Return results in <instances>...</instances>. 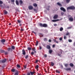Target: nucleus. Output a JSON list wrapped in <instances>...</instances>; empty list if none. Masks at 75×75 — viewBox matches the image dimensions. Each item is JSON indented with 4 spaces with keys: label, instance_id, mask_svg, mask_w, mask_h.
<instances>
[{
    "label": "nucleus",
    "instance_id": "nucleus-1",
    "mask_svg": "<svg viewBox=\"0 0 75 75\" xmlns=\"http://www.w3.org/2000/svg\"><path fill=\"white\" fill-rule=\"evenodd\" d=\"M39 25L42 27H47L48 26L47 24L45 23H44L43 24L42 23H40Z\"/></svg>",
    "mask_w": 75,
    "mask_h": 75
},
{
    "label": "nucleus",
    "instance_id": "nucleus-2",
    "mask_svg": "<svg viewBox=\"0 0 75 75\" xmlns=\"http://www.w3.org/2000/svg\"><path fill=\"white\" fill-rule=\"evenodd\" d=\"M67 10H75V7L74 6H69L67 8Z\"/></svg>",
    "mask_w": 75,
    "mask_h": 75
},
{
    "label": "nucleus",
    "instance_id": "nucleus-3",
    "mask_svg": "<svg viewBox=\"0 0 75 75\" xmlns=\"http://www.w3.org/2000/svg\"><path fill=\"white\" fill-rule=\"evenodd\" d=\"M6 61H7V59L5 58L2 60H0V63H5V62H6Z\"/></svg>",
    "mask_w": 75,
    "mask_h": 75
},
{
    "label": "nucleus",
    "instance_id": "nucleus-4",
    "mask_svg": "<svg viewBox=\"0 0 75 75\" xmlns=\"http://www.w3.org/2000/svg\"><path fill=\"white\" fill-rule=\"evenodd\" d=\"M22 54L23 55H25L26 54V52H25V51L24 49L22 50Z\"/></svg>",
    "mask_w": 75,
    "mask_h": 75
},
{
    "label": "nucleus",
    "instance_id": "nucleus-5",
    "mask_svg": "<svg viewBox=\"0 0 75 75\" xmlns=\"http://www.w3.org/2000/svg\"><path fill=\"white\" fill-rule=\"evenodd\" d=\"M60 51L61 52V53H57V55L59 57H62V56H61V55H62V50H61Z\"/></svg>",
    "mask_w": 75,
    "mask_h": 75
},
{
    "label": "nucleus",
    "instance_id": "nucleus-6",
    "mask_svg": "<svg viewBox=\"0 0 75 75\" xmlns=\"http://www.w3.org/2000/svg\"><path fill=\"white\" fill-rule=\"evenodd\" d=\"M60 10L62 11H63L64 12H65V11H66V10L63 7H61Z\"/></svg>",
    "mask_w": 75,
    "mask_h": 75
},
{
    "label": "nucleus",
    "instance_id": "nucleus-7",
    "mask_svg": "<svg viewBox=\"0 0 75 75\" xmlns=\"http://www.w3.org/2000/svg\"><path fill=\"white\" fill-rule=\"evenodd\" d=\"M58 15H55L53 17V18L54 19H57V18H58Z\"/></svg>",
    "mask_w": 75,
    "mask_h": 75
},
{
    "label": "nucleus",
    "instance_id": "nucleus-8",
    "mask_svg": "<svg viewBox=\"0 0 75 75\" xmlns=\"http://www.w3.org/2000/svg\"><path fill=\"white\" fill-rule=\"evenodd\" d=\"M69 21H74V19L72 17H71L69 18Z\"/></svg>",
    "mask_w": 75,
    "mask_h": 75
},
{
    "label": "nucleus",
    "instance_id": "nucleus-9",
    "mask_svg": "<svg viewBox=\"0 0 75 75\" xmlns=\"http://www.w3.org/2000/svg\"><path fill=\"white\" fill-rule=\"evenodd\" d=\"M46 48L47 50H50L51 49V46L50 45H47L46 46Z\"/></svg>",
    "mask_w": 75,
    "mask_h": 75
},
{
    "label": "nucleus",
    "instance_id": "nucleus-10",
    "mask_svg": "<svg viewBox=\"0 0 75 75\" xmlns=\"http://www.w3.org/2000/svg\"><path fill=\"white\" fill-rule=\"evenodd\" d=\"M28 8L29 10H32V9H33V6L30 5L28 6Z\"/></svg>",
    "mask_w": 75,
    "mask_h": 75
},
{
    "label": "nucleus",
    "instance_id": "nucleus-11",
    "mask_svg": "<svg viewBox=\"0 0 75 75\" xmlns=\"http://www.w3.org/2000/svg\"><path fill=\"white\" fill-rule=\"evenodd\" d=\"M7 50L8 51H13L12 49L11 48H10V47H8L7 49Z\"/></svg>",
    "mask_w": 75,
    "mask_h": 75
},
{
    "label": "nucleus",
    "instance_id": "nucleus-12",
    "mask_svg": "<svg viewBox=\"0 0 75 75\" xmlns=\"http://www.w3.org/2000/svg\"><path fill=\"white\" fill-rule=\"evenodd\" d=\"M1 42L2 43H3V42H6V40L5 39H3L1 40Z\"/></svg>",
    "mask_w": 75,
    "mask_h": 75
},
{
    "label": "nucleus",
    "instance_id": "nucleus-13",
    "mask_svg": "<svg viewBox=\"0 0 75 75\" xmlns=\"http://www.w3.org/2000/svg\"><path fill=\"white\" fill-rule=\"evenodd\" d=\"M71 69L70 68H68L65 69V70H66V71H70Z\"/></svg>",
    "mask_w": 75,
    "mask_h": 75
},
{
    "label": "nucleus",
    "instance_id": "nucleus-14",
    "mask_svg": "<svg viewBox=\"0 0 75 75\" xmlns=\"http://www.w3.org/2000/svg\"><path fill=\"white\" fill-rule=\"evenodd\" d=\"M59 19L53 20H52V21L53 22H56V21H59Z\"/></svg>",
    "mask_w": 75,
    "mask_h": 75
},
{
    "label": "nucleus",
    "instance_id": "nucleus-15",
    "mask_svg": "<svg viewBox=\"0 0 75 75\" xmlns=\"http://www.w3.org/2000/svg\"><path fill=\"white\" fill-rule=\"evenodd\" d=\"M39 36L40 38H41L42 37H43V35L41 33H39Z\"/></svg>",
    "mask_w": 75,
    "mask_h": 75
},
{
    "label": "nucleus",
    "instance_id": "nucleus-16",
    "mask_svg": "<svg viewBox=\"0 0 75 75\" xmlns=\"http://www.w3.org/2000/svg\"><path fill=\"white\" fill-rule=\"evenodd\" d=\"M4 13L5 14H7L8 13V12L7 11H6V10H4Z\"/></svg>",
    "mask_w": 75,
    "mask_h": 75
},
{
    "label": "nucleus",
    "instance_id": "nucleus-17",
    "mask_svg": "<svg viewBox=\"0 0 75 75\" xmlns=\"http://www.w3.org/2000/svg\"><path fill=\"white\" fill-rule=\"evenodd\" d=\"M49 52L50 54H51V53H52V50L51 49H50L49 50Z\"/></svg>",
    "mask_w": 75,
    "mask_h": 75
},
{
    "label": "nucleus",
    "instance_id": "nucleus-18",
    "mask_svg": "<svg viewBox=\"0 0 75 75\" xmlns=\"http://www.w3.org/2000/svg\"><path fill=\"white\" fill-rule=\"evenodd\" d=\"M57 4L58 5V6H61H61H62V5L59 2L57 3Z\"/></svg>",
    "mask_w": 75,
    "mask_h": 75
},
{
    "label": "nucleus",
    "instance_id": "nucleus-19",
    "mask_svg": "<svg viewBox=\"0 0 75 75\" xmlns=\"http://www.w3.org/2000/svg\"><path fill=\"white\" fill-rule=\"evenodd\" d=\"M50 6H48L47 7L46 9L47 10H48V11L50 10Z\"/></svg>",
    "mask_w": 75,
    "mask_h": 75
},
{
    "label": "nucleus",
    "instance_id": "nucleus-20",
    "mask_svg": "<svg viewBox=\"0 0 75 75\" xmlns=\"http://www.w3.org/2000/svg\"><path fill=\"white\" fill-rule=\"evenodd\" d=\"M43 40L44 41H48V39L46 38H45Z\"/></svg>",
    "mask_w": 75,
    "mask_h": 75
},
{
    "label": "nucleus",
    "instance_id": "nucleus-21",
    "mask_svg": "<svg viewBox=\"0 0 75 75\" xmlns=\"http://www.w3.org/2000/svg\"><path fill=\"white\" fill-rule=\"evenodd\" d=\"M69 65L70 67H74V64L72 63H70Z\"/></svg>",
    "mask_w": 75,
    "mask_h": 75
},
{
    "label": "nucleus",
    "instance_id": "nucleus-22",
    "mask_svg": "<svg viewBox=\"0 0 75 75\" xmlns=\"http://www.w3.org/2000/svg\"><path fill=\"white\" fill-rule=\"evenodd\" d=\"M38 44V41L37 40L36 42V44H35L36 46H37Z\"/></svg>",
    "mask_w": 75,
    "mask_h": 75
},
{
    "label": "nucleus",
    "instance_id": "nucleus-23",
    "mask_svg": "<svg viewBox=\"0 0 75 75\" xmlns=\"http://www.w3.org/2000/svg\"><path fill=\"white\" fill-rule=\"evenodd\" d=\"M27 50H28V51H30V50H31V48L28 47L27 48Z\"/></svg>",
    "mask_w": 75,
    "mask_h": 75
},
{
    "label": "nucleus",
    "instance_id": "nucleus-24",
    "mask_svg": "<svg viewBox=\"0 0 75 75\" xmlns=\"http://www.w3.org/2000/svg\"><path fill=\"white\" fill-rule=\"evenodd\" d=\"M19 2H20V5H21V4H23V1L21 0H20L19 1Z\"/></svg>",
    "mask_w": 75,
    "mask_h": 75
},
{
    "label": "nucleus",
    "instance_id": "nucleus-25",
    "mask_svg": "<svg viewBox=\"0 0 75 75\" xmlns=\"http://www.w3.org/2000/svg\"><path fill=\"white\" fill-rule=\"evenodd\" d=\"M11 49H12L13 50H14L15 49V47L14 46H11Z\"/></svg>",
    "mask_w": 75,
    "mask_h": 75
},
{
    "label": "nucleus",
    "instance_id": "nucleus-26",
    "mask_svg": "<svg viewBox=\"0 0 75 75\" xmlns=\"http://www.w3.org/2000/svg\"><path fill=\"white\" fill-rule=\"evenodd\" d=\"M20 31L21 32H22L23 31H24V29L22 28V27H21V29Z\"/></svg>",
    "mask_w": 75,
    "mask_h": 75
},
{
    "label": "nucleus",
    "instance_id": "nucleus-27",
    "mask_svg": "<svg viewBox=\"0 0 75 75\" xmlns=\"http://www.w3.org/2000/svg\"><path fill=\"white\" fill-rule=\"evenodd\" d=\"M33 6H34V7H37V4H36L34 3L33 4Z\"/></svg>",
    "mask_w": 75,
    "mask_h": 75
},
{
    "label": "nucleus",
    "instance_id": "nucleus-28",
    "mask_svg": "<svg viewBox=\"0 0 75 75\" xmlns=\"http://www.w3.org/2000/svg\"><path fill=\"white\" fill-rule=\"evenodd\" d=\"M51 66H52V67H53V66H54V63L52 62H51Z\"/></svg>",
    "mask_w": 75,
    "mask_h": 75
},
{
    "label": "nucleus",
    "instance_id": "nucleus-29",
    "mask_svg": "<svg viewBox=\"0 0 75 75\" xmlns=\"http://www.w3.org/2000/svg\"><path fill=\"white\" fill-rule=\"evenodd\" d=\"M60 31H62V30H63V28H60Z\"/></svg>",
    "mask_w": 75,
    "mask_h": 75
},
{
    "label": "nucleus",
    "instance_id": "nucleus-30",
    "mask_svg": "<svg viewBox=\"0 0 75 75\" xmlns=\"http://www.w3.org/2000/svg\"><path fill=\"white\" fill-rule=\"evenodd\" d=\"M34 11H35V12H36V13H37V11H38L37 10L35 9H34Z\"/></svg>",
    "mask_w": 75,
    "mask_h": 75
},
{
    "label": "nucleus",
    "instance_id": "nucleus-31",
    "mask_svg": "<svg viewBox=\"0 0 75 75\" xmlns=\"http://www.w3.org/2000/svg\"><path fill=\"white\" fill-rule=\"evenodd\" d=\"M11 71L12 72H14L15 71V69H12L11 70Z\"/></svg>",
    "mask_w": 75,
    "mask_h": 75
},
{
    "label": "nucleus",
    "instance_id": "nucleus-32",
    "mask_svg": "<svg viewBox=\"0 0 75 75\" xmlns=\"http://www.w3.org/2000/svg\"><path fill=\"white\" fill-rule=\"evenodd\" d=\"M30 74H31V75H33V74H34V73H35V72L30 71Z\"/></svg>",
    "mask_w": 75,
    "mask_h": 75
},
{
    "label": "nucleus",
    "instance_id": "nucleus-33",
    "mask_svg": "<svg viewBox=\"0 0 75 75\" xmlns=\"http://www.w3.org/2000/svg\"><path fill=\"white\" fill-rule=\"evenodd\" d=\"M16 4L17 5H18V2L17 0L16 1Z\"/></svg>",
    "mask_w": 75,
    "mask_h": 75
},
{
    "label": "nucleus",
    "instance_id": "nucleus-34",
    "mask_svg": "<svg viewBox=\"0 0 75 75\" xmlns=\"http://www.w3.org/2000/svg\"><path fill=\"white\" fill-rule=\"evenodd\" d=\"M68 41L69 42H72V40L71 39L69 40Z\"/></svg>",
    "mask_w": 75,
    "mask_h": 75
},
{
    "label": "nucleus",
    "instance_id": "nucleus-35",
    "mask_svg": "<svg viewBox=\"0 0 75 75\" xmlns=\"http://www.w3.org/2000/svg\"><path fill=\"white\" fill-rule=\"evenodd\" d=\"M56 72H57V73H60V71H59L58 70H56Z\"/></svg>",
    "mask_w": 75,
    "mask_h": 75
},
{
    "label": "nucleus",
    "instance_id": "nucleus-36",
    "mask_svg": "<svg viewBox=\"0 0 75 75\" xmlns=\"http://www.w3.org/2000/svg\"><path fill=\"white\" fill-rule=\"evenodd\" d=\"M69 33L67 32L66 34V35H69Z\"/></svg>",
    "mask_w": 75,
    "mask_h": 75
},
{
    "label": "nucleus",
    "instance_id": "nucleus-37",
    "mask_svg": "<svg viewBox=\"0 0 75 75\" xmlns=\"http://www.w3.org/2000/svg\"><path fill=\"white\" fill-rule=\"evenodd\" d=\"M17 21L18 23H21V21L19 20H18Z\"/></svg>",
    "mask_w": 75,
    "mask_h": 75
},
{
    "label": "nucleus",
    "instance_id": "nucleus-38",
    "mask_svg": "<svg viewBox=\"0 0 75 75\" xmlns=\"http://www.w3.org/2000/svg\"><path fill=\"white\" fill-rule=\"evenodd\" d=\"M64 66H65V67H68V64H66L64 65Z\"/></svg>",
    "mask_w": 75,
    "mask_h": 75
},
{
    "label": "nucleus",
    "instance_id": "nucleus-39",
    "mask_svg": "<svg viewBox=\"0 0 75 75\" xmlns=\"http://www.w3.org/2000/svg\"><path fill=\"white\" fill-rule=\"evenodd\" d=\"M17 68H20V65H19V64H17Z\"/></svg>",
    "mask_w": 75,
    "mask_h": 75
},
{
    "label": "nucleus",
    "instance_id": "nucleus-40",
    "mask_svg": "<svg viewBox=\"0 0 75 75\" xmlns=\"http://www.w3.org/2000/svg\"><path fill=\"white\" fill-rule=\"evenodd\" d=\"M28 55H26V56L25 57V59H27V58H28Z\"/></svg>",
    "mask_w": 75,
    "mask_h": 75
},
{
    "label": "nucleus",
    "instance_id": "nucleus-41",
    "mask_svg": "<svg viewBox=\"0 0 75 75\" xmlns=\"http://www.w3.org/2000/svg\"><path fill=\"white\" fill-rule=\"evenodd\" d=\"M64 40H66V38H67V36H64Z\"/></svg>",
    "mask_w": 75,
    "mask_h": 75
},
{
    "label": "nucleus",
    "instance_id": "nucleus-42",
    "mask_svg": "<svg viewBox=\"0 0 75 75\" xmlns=\"http://www.w3.org/2000/svg\"><path fill=\"white\" fill-rule=\"evenodd\" d=\"M66 2L67 3H69V2L70 0H66Z\"/></svg>",
    "mask_w": 75,
    "mask_h": 75
},
{
    "label": "nucleus",
    "instance_id": "nucleus-43",
    "mask_svg": "<svg viewBox=\"0 0 75 75\" xmlns=\"http://www.w3.org/2000/svg\"><path fill=\"white\" fill-rule=\"evenodd\" d=\"M1 51L2 53H3V52H4V50H1Z\"/></svg>",
    "mask_w": 75,
    "mask_h": 75
},
{
    "label": "nucleus",
    "instance_id": "nucleus-44",
    "mask_svg": "<svg viewBox=\"0 0 75 75\" xmlns=\"http://www.w3.org/2000/svg\"><path fill=\"white\" fill-rule=\"evenodd\" d=\"M3 3V1H1L0 0V4H2Z\"/></svg>",
    "mask_w": 75,
    "mask_h": 75
},
{
    "label": "nucleus",
    "instance_id": "nucleus-45",
    "mask_svg": "<svg viewBox=\"0 0 75 75\" xmlns=\"http://www.w3.org/2000/svg\"><path fill=\"white\" fill-rule=\"evenodd\" d=\"M39 66L38 65H37L36 67V68H38Z\"/></svg>",
    "mask_w": 75,
    "mask_h": 75
},
{
    "label": "nucleus",
    "instance_id": "nucleus-46",
    "mask_svg": "<svg viewBox=\"0 0 75 75\" xmlns=\"http://www.w3.org/2000/svg\"><path fill=\"white\" fill-rule=\"evenodd\" d=\"M32 50H33V51L35 50V48H33L32 49Z\"/></svg>",
    "mask_w": 75,
    "mask_h": 75
},
{
    "label": "nucleus",
    "instance_id": "nucleus-47",
    "mask_svg": "<svg viewBox=\"0 0 75 75\" xmlns=\"http://www.w3.org/2000/svg\"><path fill=\"white\" fill-rule=\"evenodd\" d=\"M59 40H60V41H62V37L60 38Z\"/></svg>",
    "mask_w": 75,
    "mask_h": 75
},
{
    "label": "nucleus",
    "instance_id": "nucleus-48",
    "mask_svg": "<svg viewBox=\"0 0 75 75\" xmlns=\"http://www.w3.org/2000/svg\"><path fill=\"white\" fill-rule=\"evenodd\" d=\"M34 52H31L30 54L31 55H34Z\"/></svg>",
    "mask_w": 75,
    "mask_h": 75
},
{
    "label": "nucleus",
    "instance_id": "nucleus-49",
    "mask_svg": "<svg viewBox=\"0 0 75 75\" xmlns=\"http://www.w3.org/2000/svg\"><path fill=\"white\" fill-rule=\"evenodd\" d=\"M71 28H72V27H68L67 29H71Z\"/></svg>",
    "mask_w": 75,
    "mask_h": 75
},
{
    "label": "nucleus",
    "instance_id": "nucleus-50",
    "mask_svg": "<svg viewBox=\"0 0 75 75\" xmlns=\"http://www.w3.org/2000/svg\"><path fill=\"white\" fill-rule=\"evenodd\" d=\"M6 8H9V6H6Z\"/></svg>",
    "mask_w": 75,
    "mask_h": 75
},
{
    "label": "nucleus",
    "instance_id": "nucleus-51",
    "mask_svg": "<svg viewBox=\"0 0 75 75\" xmlns=\"http://www.w3.org/2000/svg\"><path fill=\"white\" fill-rule=\"evenodd\" d=\"M15 75H18V73H16L15 74Z\"/></svg>",
    "mask_w": 75,
    "mask_h": 75
},
{
    "label": "nucleus",
    "instance_id": "nucleus-52",
    "mask_svg": "<svg viewBox=\"0 0 75 75\" xmlns=\"http://www.w3.org/2000/svg\"><path fill=\"white\" fill-rule=\"evenodd\" d=\"M61 15L62 16H63V15H64V12H62L61 13Z\"/></svg>",
    "mask_w": 75,
    "mask_h": 75
},
{
    "label": "nucleus",
    "instance_id": "nucleus-53",
    "mask_svg": "<svg viewBox=\"0 0 75 75\" xmlns=\"http://www.w3.org/2000/svg\"><path fill=\"white\" fill-rule=\"evenodd\" d=\"M11 1L12 2V3H14L15 1L14 0H11Z\"/></svg>",
    "mask_w": 75,
    "mask_h": 75
},
{
    "label": "nucleus",
    "instance_id": "nucleus-54",
    "mask_svg": "<svg viewBox=\"0 0 75 75\" xmlns=\"http://www.w3.org/2000/svg\"><path fill=\"white\" fill-rule=\"evenodd\" d=\"M32 33H34V34H36V33L34 31H32Z\"/></svg>",
    "mask_w": 75,
    "mask_h": 75
},
{
    "label": "nucleus",
    "instance_id": "nucleus-55",
    "mask_svg": "<svg viewBox=\"0 0 75 75\" xmlns=\"http://www.w3.org/2000/svg\"><path fill=\"white\" fill-rule=\"evenodd\" d=\"M44 57H47V55L46 54H45L44 55Z\"/></svg>",
    "mask_w": 75,
    "mask_h": 75
},
{
    "label": "nucleus",
    "instance_id": "nucleus-56",
    "mask_svg": "<svg viewBox=\"0 0 75 75\" xmlns=\"http://www.w3.org/2000/svg\"><path fill=\"white\" fill-rule=\"evenodd\" d=\"M0 6L1 7H3V6L1 4H0Z\"/></svg>",
    "mask_w": 75,
    "mask_h": 75
},
{
    "label": "nucleus",
    "instance_id": "nucleus-57",
    "mask_svg": "<svg viewBox=\"0 0 75 75\" xmlns=\"http://www.w3.org/2000/svg\"><path fill=\"white\" fill-rule=\"evenodd\" d=\"M4 54L5 55H7V52H5Z\"/></svg>",
    "mask_w": 75,
    "mask_h": 75
},
{
    "label": "nucleus",
    "instance_id": "nucleus-58",
    "mask_svg": "<svg viewBox=\"0 0 75 75\" xmlns=\"http://www.w3.org/2000/svg\"><path fill=\"white\" fill-rule=\"evenodd\" d=\"M39 47L40 50H41V49H42V47H41V46H40Z\"/></svg>",
    "mask_w": 75,
    "mask_h": 75
},
{
    "label": "nucleus",
    "instance_id": "nucleus-59",
    "mask_svg": "<svg viewBox=\"0 0 75 75\" xmlns=\"http://www.w3.org/2000/svg\"><path fill=\"white\" fill-rule=\"evenodd\" d=\"M49 42H51V40L49 39Z\"/></svg>",
    "mask_w": 75,
    "mask_h": 75
},
{
    "label": "nucleus",
    "instance_id": "nucleus-60",
    "mask_svg": "<svg viewBox=\"0 0 75 75\" xmlns=\"http://www.w3.org/2000/svg\"><path fill=\"white\" fill-rule=\"evenodd\" d=\"M52 47L53 48H54L55 47V45H52Z\"/></svg>",
    "mask_w": 75,
    "mask_h": 75
},
{
    "label": "nucleus",
    "instance_id": "nucleus-61",
    "mask_svg": "<svg viewBox=\"0 0 75 75\" xmlns=\"http://www.w3.org/2000/svg\"><path fill=\"white\" fill-rule=\"evenodd\" d=\"M35 62H36V63L38 62V60L37 59L36 61H35Z\"/></svg>",
    "mask_w": 75,
    "mask_h": 75
},
{
    "label": "nucleus",
    "instance_id": "nucleus-62",
    "mask_svg": "<svg viewBox=\"0 0 75 75\" xmlns=\"http://www.w3.org/2000/svg\"><path fill=\"white\" fill-rule=\"evenodd\" d=\"M54 26H57V25L56 24H54Z\"/></svg>",
    "mask_w": 75,
    "mask_h": 75
},
{
    "label": "nucleus",
    "instance_id": "nucleus-63",
    "mask_svg": "<svg viewBox=\"0 0 75 75\" xmlns=\"http://www.w3.org/2000/svg\"><path fill=\"white\" fill-rule=\"evenodd\" d=\"M27 75H30V73H28Z\"/></svg>",
    "mask_w": 75,
    "mask_h": 75
},
{
    "label": "nucleus",
    "instance_id": "nucleus-64",
    "mask_svg": "<svg viewBox=\"0 0 75 75\" xmlns=\"http://www.w3.org/2000/svg\"><path fill=\"white\" fill-rule=\"evenodd\" d=\"M24 68H25H25H26V66H24Z\"/></svg>",
    "mask_w": 75,
    "mask_h": 75
}]
</instances>
